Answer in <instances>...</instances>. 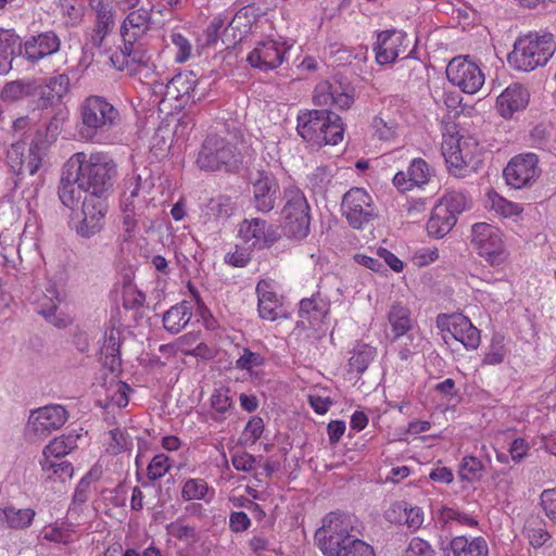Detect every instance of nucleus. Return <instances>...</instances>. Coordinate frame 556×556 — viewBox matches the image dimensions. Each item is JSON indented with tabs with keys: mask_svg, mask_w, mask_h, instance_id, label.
I'll return each mask as SVG.
<instances>
[{
	"mask_svg": "<svg viewBox=\"0 0 556 556\" xmlns=\"http://www.w3.org/2000/svg\"><path fill=\"white\" fill-rule=\"evenodd\" d=\"M357 519L331 511L315 532L316 544L325 556H376L374 548L356 538Z\"/></svg>",
	"mask_w": 556,
	"mask_h": 556,
	"instance_id": "nucleus-1",
	"label": "nucleus"
},
{
	"mask_svg": "<svg viewBox=\"0 0 556 556\" xmlns=\"http://www.w3.org/2000/svg\"><path fill=\"white\" fill-rule=\"evenodd\" d=\"M67 166L75 170L86 195L108 198L117 176V164L108 152L74 153L67 160Z\"/></svg>",
	"mask_w": 556,
	"mask_h": 556,
	"instance_id": "nucleus-2",
	"label": "nucleus"
},
{
	"mask_svg": "<svg viewBox=\"0 0 556 556\" xmlns=\"http://www.w3.org/2000/svg\"><path fill=\"white\" fill-rule=\"evenodd\" d=\"M80 136L86 141L101 143L100 136L121 124L119 111L104 97L89 96L79 106Z\"/></svg>",
	"mask_w": 556,
	"mask_h": 556,
	"instance_id": "nucleus-3",
	"label": "nucleus"
},
{
	"mask_svg": "<svg viewBox=\"0 0 556 556\" xmlns=\"http://www.w3.org/2000/svg\"><path fill=\"white\" fill-rule=\"evenodd\" d=\"M555 51L553 35L529 33L515 41L508 54V63L516 71L531 72L546 65Z\"/></svg>",
	"mask_w": 556,
	"mask_h": 556,
	"instance_id": "nucleus-4",
	"label": "nucleus"
},
{
	"mask_svg": "<svg viewBox=\"0 0 556 556\" xmlns=\"http://www.w3.org/2000/svg\"><path fill=\"white\" fill-rule=\"evenodd\" d=\"M298 132L314 146L337 144L343 139L340 116L328 110H314L298 116Z\"/></svg>",
	"mask_w": 556,
	"mask_h": 556,
	"instance_id": "nucleus-5",
	"label": "nucleus"
},
{
	"mask_svg": "<svg viewBox=\"0 0 556 556\" xmlns=\"http://www.w3.org/2000/svg\"><path fill=\"white\" fill-rule=\"evenodd\" d=\"M441 150L448 170L457 177H464L467 172L476 170L481 162L482 148L471 136L446 134L443 136Z\"/></svg>",
	"mask_w": 556,
	"mask_h": 556,
	"instance_id": "nucleus-6",
	"label": "nucleus"
},
{
	"mask_svg": "<svg viewBox=\"0 0 556 556\" xmlns=\"http://www.w3.org/2000/svg\"><path fill=\"white\" fill-rule=\"evenodd\" d=\"M201 170L238 172L241 155L236 146L218 135H208L203 141L195 161Z\"/></svg>",
	"mask_w": 556,
	"mask_h": 556,
	"instance_id": "nucleus-7",
	"label": "nucleus"
},
{
	"mask_svg": "<svg viewBox=\"0 0 556 556\" xmlns=\"http://www.w3.org/2000/svg\"><path fill=\"white\" fill-rule=\"evenodd\" d=\"M286 204L282 208V227L289 238L304 239L309 232V206L305 195L299 189L285 191Z\"/></svg>",
	"mask_w": 556,
	"mask_h": 556,
	"instance_id": "nucleus-8",
	"label": "nucleus"
},
{
	"mask_svg": "<svg viewBox=\"0 0 556 556\" xmlns=\"http://www.w3.org/2000/svg\"><path fill=\"white\" fill-rule=\"evenodd\" d=\"M471 244L484 261L493 266L503 265L508 256L501 230L488 223H477L471 229Z\"/></svg>",
	"mask_w": 556,
	"mask_h": 556,
	"instance_id": "nucleus-9",
	"label": "nucleus"
},
{
	"mask_svg": "<svg viewBox=\"0 0 556 556\" xmlns=\"http://www.w3.org/2000/svg\"><path fill=\"white\" fill-rule=\"evenodd\" d=\"M450 83L457 86L463 92L473 94L478 92L485 80L481 68L467 58H454L446 67Z\"/></svg>",
	"mask_w": 556,
	"mask_h": 556,
	"instance_id": "nucleus-10",
	"label": "nucleus"
},
{
	"mask_svg": "<svg viewBox=\"0 0 556 556\" xmlns=\"http://www.w3.org/2000/svg\"><path fill=\"white\" fill-rule=\"evenodd\" d=\"M541 169L534 153L514 156L503 170L506 184L515 189L530 187L539 178Z\"/></svg>",
	"mask_w": 556,
	"mask_h": 556,
	"instance_id": "nucleus-11",
	"label": "nucleus"
},
{
	"mask_svg": "<svg viewBox=\"0 0 556 556\" xmlns=\"http://www.w3.org/2000/svg\"><path fill=\"white\" fill-rule=\"evenodd\" d=\"M342 211L355 229H362L375 216L371 197L363 188H352L343 195Z\"/></svg>",
	"mask_w": 556,
	"mask_h": 556,
	"instance_id": "nucleus-12",
	"label": "nucleus"
},
{
	"mask_svg": "<svg viewBox=\"0 0 556 556\" xmlns=\"http://www.w3.org/2000/svg\"><path fill=\"white\" fill-rule=\"evenodd\" d=\"M239 237L255 250L269 249L280 238L276 226L260 217L244 218L238 228Z\"/></svg>",
	"mask_w": 556,
	"mask_h": 556,
	"instance_id": "nucleus-13",
	"label": "nucleus"
},
{
	"mask_svg": "<svg viewBox=\"0 0 556 556\" xmlns=\"http://www.w3.org/2000/svg\"><path fill=\"white\" fill-rule=\"evenodd\" d=\"M197 75L193 72H180L175 75L167 84L154 81L152 84L153 92L163 96L161 102L176 101L175 109H184L190 105L189 92L195 87Z\"/></svg>",
	"mask_w": 556,
	"mask_h": 556,
	"instance_id": "nucleus-14",
	"label": "nucleus"
},
{
	"mask_svg": "<svg viewBox=\"0 0 556 556\" xmlns=\"http://www.w3.org/2000/svg\"><path fill=\"white\" fill-rule=\"evenodd\" d=\"M106 199L105 197L85 195L81 207L83 219L76 226V231L80 237L90 238L101 231L109 208Z\"/></svg>",
	"mask_w": 556,
	"mask_h": 556,
	"instance_id": "nucleus-15",
	"label": "nucleus"
},
{
	"mask_svg": "<svg viewBox=\"0 0 556 556\" xmlns=\"http://www.w3.org/2000/svg\"><path fill=\"white\" fill-rule=\"evenodd\" d=\"M437 327L442 332L450 333L466 349L475 350L480 344V331L462 314H440L437 317Z\"/></svg>",
	"mask_w": 556,
	"mask_h": 556,
	"instance_id": "nucleus-16",
	"label": "nucleus"
},
{
	"mask_svg": "<svg viewBox=\"0 0 556 556\" xmlns=\"http://www.w3.org/2000/svg\"><path fill=\"white\" fill-rule=\"evenodd\" d=\"M67 417V412L62 405H47L31 412L28 429L37 438L43 439L52 431L60 429L66 422Z\"/></svg>",
	"mask_w": 556,
	"mask_h": 556,
	"instance_id": "nucleus-17",
	"label": "nucleus"
},
{
	"mask_svg": "<svg viewBox=\"0 0 556 556\" xmlns=\"http://www.w3.org/2000/svg\"><path fill=\"white\" fill-rule=\"evenodd\" d=\"M408 38L406 34L397 29L383 30L378 34L375 46L376 60L379 64H389L397 58L406 59Z\"/></svg>",
	"mask_w": 556,
	"mask_h": 556,
	"instance_id": "nucleus-18",
	"label": "nucleus"
},
{
	"mask_svg": "<svg viewBox=\"0 0 556 556\" xmlns=\"http://www.w3.org/2000/svg\"><path fill=\"white\" fill-rule=\"evenodd\" d=\"M291 46H287L286 42L276 40L260 42L249 53L248 62L263 72L273 71L282 64Z\"/></svg>",
	"mask_w": 556,
	"mask_h": 556,
	"instance_id": "nucleus-19",
	"label": "nucleus"
},
{
	"mask_svg": "<svg viewBox=\"0 0 556 556\" xmlns=\"http://www.w3.org/2000/svg\"><path fill=\"white\" fill-rule=\"evenodd\" d=\"M62 301V291L52 281L46 285L45 291L37 298V312L58 328H65L72 323L70 316L56 313Z\"/></svg>",
	"mask_w": 556,
	"mask_h": 556,
	"instance_id": "nucleus-20",
	"label": "nucleus"
},
{
	"mask_svg": "<svg viewBox=\"0 0 556 556\" xmlns=\"http://www.w3.org/2000/svg\"><path fill=\"white\" fill-rule=\"evenodd\" d=\"M152 184L141 175L132 174L124 179V189L121 194L122 212H141L147 203V194Z\"/></svg>",
	"mask_w": 556,
	"mask_h": 556,
	"instance_id": "nucleus-21",
	"label": "nucleus"
},
{
	"mask_svg": "<svg viewBox=\"0 0 556 556\" xmlns=\"http://www.w3.org/2000/svg\"><path fill=\"white\" fill-rule=\"evenodd\" d=\"M388 323L391 329V340L397 341L400 338H406L410 341H420L413 330L416 326V320L413 318L412 311L401 302H394L387 314Z\"/></svg>",
	"mask_w": 556,
	"mask_h": 556,
	"instance_id": "nucleus-22",
	"label": "nucleus"
},
{
	"mask_svg": "<svg viewBox=\"0 0 556 556\" xmlns=\"http://www.w3.org/2000/svg\"><path fill=\"white\" fill-rule=\"evenodd\" d=\"M60 48L61 39L53 30L30 36L23 45L24 56L33 64L53 55Z\"/></svg>",
	"mask_w": 556,
	"mask_h": 556,
	"instance_id": "nucleus-23",
	"label": "nucleus"
},
{
	"mask_svg": "<svg viewBox=\"0 0 556 556\" xmlns=\"http://www.w3.org/2000/svg\"><path fill=\"white\" fill-rule=\"evenodd\" d=\"M252 187L255 210L264 214L269 213L275 207L279 191L276 178L267 172H258Z\"/></svg>",
	"mask_w": 556,
	"mask_h": 556,
	"instance_id": "nucleus-24",
	"label": "nucleus"
},
{
	"mask_svg": "<svg viewBox=\"0 0 556 556\" xmlns=\"http://www.w3.org/2000/svg\"><path fill=\"white\" fill-rule=\"evenodd\" d=\"M313 101L315 105L348 110L354 102V97L340 84L321 81L314 90Z\"/></svg>",
	"mask_w": 556,
	"mask_h": 556,
	"instance_id": "nucleus-25",
	"label": "nucleus"
},
{
	"mask_svg": "<svg viewBox=\"0 0 556 556\" xmlns=\"http://www.w3.org/2000/svg\"><path fill=\"white\" fill-rule=\"evenodd\" d=\"M89 5L96 14L90 42L93 47L99 48L114 28L115 12L111 3L105 0H89Z\"/></svg>",
	"mask_w": 556,
	"mask_h": 556,
	"instance_id": "nucleus-26",
	"label": "nucleus"
},
{
	"mask_svg": "<svg viewBox=\"0 0 556 556\" xmlns=\"http://www.w3.org/2000/svg\"><path fill=\"white\" fill-rule=\"evenodd\" d=\"M530 94L520 84H511L496 99V110L505 119L522 111L529 103Z\"/></svg>",
	"mask_w": 556,
	"mask_h": 556,
	"instance_id": "nucleus-27",
	"label": "nucleus"
},
{
	"mask_svg": "<svg viewBox=\"0 0 556 556\" xmlns=\"http://www.w3.org/2000/svg\"><path fill=\"white\" fill-rule=\"evenodd\" d=\"M256 294L258 315L262 319L275 321L285 316L281 298L274 291L269 281H258Z\"/></svg>",
	"mask_w": 556,
	"mask_h": 556,
	"instance_id": "nucleus-28",
	"label": "nucleus"
},
{
	"mask_svg": "<svg viewBox=\"0 0 556 556\" xmlns=\"http://www.w3.org/2000/svg\"><path fill=\"white\" fill-rule=\"evenodd\" d=\"M36 517L33 508H17L14 505L0 507V530L28 529Z\"/></svg>",
	"mask_w": 556,
	"mask_h": 556,
	"instance_id": "nucleus-29",
	"label": "nucleus"
},
{
	"mask_svg": "<svg viewBox=\"0 0 556 556\" xmlns=\"http://www.w3.org/2000/svg\"><path fill=\"white\" fill-rule=\"evenodd\" d=\"M151 15L143 8L131 11L124 20L121 27L123 40H141L150 29Z\"/></svg>",
	"mask_w": 556,
	"mask_h": 556,
	"instance_id": "nucleus-30",
	"label": "nucleus"
},
{
	"mask_svg": "<svg viewBox=\"0 0 556 556\" xmlns=\"http://www.w3.org/2000/svg\"><path fill=\"white\" fill-rule=\"evenodd\" d=\"M84 189L79 187V180L76 179V173L67 166V162L64 165L62 176L59 185V199L67 207L73 208L76 206L81 198Z\"/></svg>",
	"mask_w": 556,
	"mask_h": 556,
	"instance_id": "nucleus-31",
	"label": "nucleus"
},
{
	"mask_svg": "<svg viewBox=\"0 0 556 556\" xmlns=\"http://www.w3.org/2000/svg\"><path fill=\"white\" fill-rule=\"evenodd\" d=\"M21 50L20 37L14 30L0 28V75L12 68L13 56Z\"/></svg>",
	"mask_w": 556,
	"mask_h": 556,
	"instance_id": "nucleus-32",
	"label": "nucleus"
},
{
	"mask_svg": "<svg viewBox=\"0 0 556 556\" xmlns=\"http://www.w3.org/2000/svg\"><path fill=\"white\" fill-rule=\"evenodd\" d=\"M192 317V307L189 302L182 301L163 315V326L170 333L180 332Z\"/></svg>",
	"mask_w": 556,
	"mask_h": 556,
	"instance_id": "nucleus-33",
	"label": "nucleus"
},
{
	"mask_svg": "<svg viewBox=\"0 0 556 556\" xmlns=\"http://www.w3.org/2000/svg\"><path fill=\"white\" fill-rule=\"evenodd\" d=\"M210 418L215 422H223L233 412L235 405L230 395V389L220 387L214 390L211 395Z\"/></svg>",
	"mask_w": 556,
	"mask_h": 556,
	"instance_id": "nucleus-34",
	"label": "nucleus"
},
{
	"mask_svg": "<svg viewBox=\"0 0 556 556\" xmlns=\"http://www.w3.org/2000/svg\"><path fill=\"white\" fill-rule=\"evenodd\" d=\"M456 220L457 218L450 211H446L445 206L437 203L428 220L427 231L432 237L442 238L452 230Z\"/></svg>",
	"mask_w": 556,
	"mask_h": 556,
	"instance_id": "nucleus-35",
	"label": "nucleus"
},
{
	"mask_svg": "<svg viewBox=\"0 0 556 556\" xmlns=\"http://www.w3.org/2000/svg\"><path fill=\"white\" fill-rule=\"evenodd\" d=\"M450 548L453 556H488L489 548L486 541L481 538L468 539L465 535H458L451 540Z\"/></svg>",
	"mask_w": 556,
	"mask_h": 556,
	"instance_id": "nucleus-36",
	"label": "nucleus"
},
{
	"mask_svg": "<svg viewBox=\"0 0 556 556\" xmlns=\"http://www.w3.org/2000/svg\"><path fill=\"white\" fill-rule=\"evenodd\" d=\"M256 15L252 7L240 9L225 28V34L231 33L233 41H241L252 30Z\"/></svg>",
	"mask_w": 556,
	"mask_h": 556,
	"instance_id": "nucleus-37",
	"label": "nucleus"
},
{
	"mask_svg": "<svg viewBox=\"0 0 556 556\" xmlns=\"http://www.w3.org/2000/svg\"><path fill=\"white\" fill-rule=\"evenodd\" d=\"M329 303L319 295L303 299L300 302L299 315L306 319L311 326L321 323L329 313Z\"/></svg>",
	"mask_w": 556,
	"mask_h": 556,
	"instance_id": "nucleus-38",
	"label": "nucleus"
},
{
	"mask_svg": "<svg viewBox=\"0 0 556 556\" xmlns=\"http://www.w3.org/2000/svg\"><path fill=\"white\" fill-rule=\"evenodd\" d=\"M215 496L214 488L202 478H189L181 486V498L185 502L203 501L211 503Z\"/></svg>",
	"mask_w": 556,
	"mask_h": 556,
	"instance_id": "nucleus-39",
	"label": "nucleus"
},
{
	"mask_svg": "<svg viewBox=\"0 0 556 556\" xmlns=\"http://www.w3.org/2000/svg\"><path fill=\"white\" fill-rule=\"evenodd\" d=\"M38 86L29 80H13L7 83L1 92L0 99L7 103H14L24 100L30 96H37Z\"/></svg>",
	"mask_w": 556,
	"mask_h": 556,
	"instance_id": "nucleus-40",
	"label": "nucleus"
},
{
	"mask_svg": "<svg viewBox=\"0 0 556 556\" xmlns=\"http://www.w3.org/2000/svg\"><path fill=\"white\" fill-rule=\"evenodd\" d=\"M70 88V78L66 74H60L49 78L46 86L37 89V94L43 100V104H52L55 100H61L67 93Z\"/></svg>",
	"mask_w": 556,
	"mask_h": 556,
	"instance_id": "nucleus-41",
	"label": "nucleus"
},
{
	"mask_svg": "<svg viewBox=\"0 0 556 556\" xmlns=\"http://www.w3.org/2000/svg\"><path fill=\"white\" fill-rule=\"evenodd\" d=\"M125 53L129 59L130 74L140 73L150 67V55L140 40H124Z\"/></svg>",
	"mask_w": 556,
	"mask_h": 556,
	"instance_id": "nucleus-42",
	"label": "nucleus"
},
{
	"mask_svg": "<svg viewBox=\"0 0 556 556\" xmlns=\"http://www.w3.org/2000/svg\"><path fill=\"white\" fill-rule=\"evenodd\" d=\"M78 434L68 433L52 440L43 450V457L50 458L53 456L56 459H62L71 451L76 447Z\"/></svg>",
	"mask_w": 556,
	"mask_h": 556,
	"instance_id": "nucleus-43",
	"label": "nucleus"
},
{
	"mask_svg": "<svg viewBox=\"0 0 556 556\" xmlns=\"http://www.w3.org/2000/svg\"><path fill=\"white\" fill-rule=\"evenodd\" d=\"M523 533L529 543L535 548L543 546L551 538L545 528L544 521L536 516H532L526 521Z\"/></svg>",
	"mask_w": 556,
	"mask_h": 556,
	"instance_id": "nucleus-44",
	"label": "nucleus"
},
{
	"mask_svg": "<svg viewBox=\"0 0 556 556\" xmlns=\"http://www.w3.org/2000/svg\"><path fill=\"white\" fill-rule=\"evenodd\" d=\"M40 465L42 470L48 473V479L60 480L62 482L71 479L74 472L72 464L62 459L53 460L43 457L40 460Z\"/></svg>",
	"mask_w": 556,
	"mask_h": 556,
	"instance_id": "nucleus-45",
	"label": "nucleus"
},
{
	"mask_svg": "<svg viewBox=\"0 0 556 556\" xmlns=\"http://www.w3.org/2000/svg\"><path fill=\"white\" fill-rule=\"evenodd\" d=\"M376 355V349L364 343H358L353 350V355L349 359L351 371L363 374Z\"/></svg>",
	"mask_w": 556,
	"mask_h": 556,
	"instance_id": "nucleus-46",
	"label": "nucleus"
},
{
	"mask_svg": "<svg viewBox=\"0 0 556 556\" xmlns=\"http://www.w3.org/2000/svg\"><path fill=\"white\" fill-rule=\"evenodd\" d=\"M372 134L381 141L393 140L397 135V123L391 117L383 115L375 116L371 122Z\"/></svg>",
	"mask_w": 556,
	"mask_h": 556,
	"instance_id": "nucleus-47",
	"label": "nucleus"
},
{
	"mask_svg": "<svg viewBox=\"0 0 556 556\" xmlns=\"http://www.w3.org/2000/svg\"><path fill=\"white\" fill-rule=\"evenodd\" d=\"M483 470L484 466L479 458L475 456H465L459 464L458 475L464 481L475 482L480 480Z\"/></svg>",
	"mask_w": 556,
	"mask_h": 556,
	"instance_id": "nucleus-48",
	"label": "nucleus"
},
{
	"mask_svg": "<svg viewBox=\"0 0 556 556\" xmlns=\"http://www.w3.org/2000/svg\"><path fill=\"white\" fill-rule=\"evenodd\" d=\"M106 452L111 455H118L130 450L132 442L125 430L114 428L108 432Z\"/></svg>",
	"mask_w": 556,
	"mask_h": 556,
	"instance_id": "nucleus-49",
	"label": "nucleus"
},
{
	"mask_svg": "<svg viewBox=\"0 0 556 556\" xmlns=\"http://www.w3.org/2000/svg\"><path fill=\"white\" fill-rule=\"evenodd\" d=\"M441 206H445L456 218L457 215L464 212L469 206L467 195L460 191H448L438 202Z\"/></svg>",
	"mask_w": 556,
	"mask_h": 556,
	"instance_id": "nucleus-50",
	"label": "nucleus"
},
{
	"mask_svg": "<svg viewBox=\"0 0 556 556\" xmlns=\"http://www.w3.org/2000/svg\"><path fill=\"white\" fill-rule=\"evenodd\" d=\"M490 208L503 217L517 216L522 212L520 204L510 202L497 193L489 194Z\"/></svg>",
	"mask_w": 556,
	"mask_h": 556,
	"instance_id": "nucleus-51",
	"label": "nucleus"
},
{
	"mask_svg": "<svg viewBox=\"0 0 556 556\" xmlns=\"http://www.w3.org/2000/svg\"><path fill=\"white\" fill-rule=\"evenodd\" d=\"M121 348V330L117 328H110L104 333V341L101 348L102 354L105 358L111 357L112 364H114L115 358L119 355Z\"/></svg>",
	"mask_w": 556,
	"mask_h": 556,
	"instance_id": "nucleus-52",
	"label": "nucleus"
},
{
	"mask_svg": "<svg viewBox=\"0 0 556 556\" xmlns=\"http://www.w3.org/2000/svg\"><path fill=\"white\" fill-rule=\"evenodd\" d=\"M407 170L410 181L414 182L415 187H419L428 182L430 169L426 161L422 159H414Z\"/></svg>",
	"mask_w": 556,
	"mask_h": 556,
	"instance_id": "nucleus-53",
	"label": "nucleus"
},
{
	"mask_svg": "<svg viewBox=\"0 0 556 556\" xmlns=\"http://www.w3.org/2000/svg\"><path fill=\"white\" fill-rule=\"evenodd\" d=\"M440 520L444 523L456 521L466 527H476L478 525L473 517L452 507H442L440 509Z\"/></svg>",
	"mask_w": 556,
	"mask_h": 556,
	"instance_id": "nucleus-54",
	"label": "nucleus"
},
{
	"mask_svg": "<svg viewBox=\"0 0 556 556\" xmlns=\"http://www.w3.org/2000/svg\"><path fill=\"white\" fill-rule=\"evenodd\" d=\"M172 467L169 458L165 454L155 455L147 468L148 478L155 481L165 476Z\"/></svg>",
	"mask_w": 556,
	"mask_h": 556,
	"instance_id": "nucleus-55",
	"label": "nucleus"
},
{
	"mask_svg": "<svg viewBox=\"0 0 556 556\" xmlns=\"http://www.w3.org/2000/svg\"><path fill=\"white\" fill-rule=\"evenodd\" d=\"M129 391L130 387L123 381H116L115 383H112L109 389L110 403L117 406L118 408L126 407L129 402Z\"/></svg>",
	"mask_w": 556,
	"mask_h": 556,
	"instance_id": "nucleus-56",
	"label": "nucleus"
},
{
	"mask_svg": "<svg viewBox=\"0 0 556 556\" xmlns=\"http://www.w3.org/2000/svg\"><path fill=\"white\" fill-rule=\"evenodd\" d=\"M170 533L179 541H184L188 544L195 543L200 540L195 527L184 525L180 521L170 525Z\"/></svg>",
	"mask_w": 556,
	"mask_h": 556,
	"instance_id": "nucleus-57",
	"label": "nucleus"
},
{
	"mask_svg": "<svg viewBox=\"0 0 556 556\" xmlns=\"http://www.w3.org/2000/svg\"><path fill=\"white\" fill-rule=\"evenodd\" d=\"M264 364V357L256 352L244 348L240 357L236 361V368L240 370L251 371L255 367Z\"/></svg>",
	"mask_w": 556,
	"mask_h": 556,
	"instance_id": "nucleus-58",
	"label": "nucleus"
},
{
	"mask_svg": "<svg viewBox=\"0 0 556 556\" xmlns=\"http://www.w3.org/2000/svg\"><path fill=\"white\" fill-rule=\"evenodd\" d=\"M403 556H435V552L429 542L415 536L409 541Z\"/></svg>",
	"mask_w": 556,
	"mask_h": 556,
	"instance_id": "nucleus-59",
	"label": "nucleus"
},
{
	"mask_svg": "<svg viewBox=\"0 0 556 556\" xmlns=\"http://www.w3.org/2000/svg\"><path fill=\"white\" fill-rule=\"evenodd\" d=\"M24 144L17 142L11 144L7 152V161L14 173L23 174L24 168Z\"/></svg>",
	"mask_w": 556,
	"mask_h": 556,
	"instance_id": "nucleus-60",
	"label": "nucleus"
},
{
	"mask_svg": "<svg viewBox=\"0 0 556 556\" xmlns=\"http://www.w3.org/2000/svg\"><path fill=\"white\" fill-rule=\"evenodd\" d=\"M170 40L177 49L176 61L179 63L186 62L190 58L192 51V46L189 40L179 33L172 34Z\"/></svg>",
	"mask_w": 556,
	"mask_h": 556,
	"instance_id": "nucleus-61",
	"label": "nucleus"
},
{
	"mask_svg": "<svg viewBox=\"0 0 556 556\" xmlns=\"http://www.w3.org/2000/svg\"><path fill=\"white\" fill-rule=\"evenodd\" d=\"M251 249L249 245H236L235 251L225 255V262L236 267H244L251 260Z\"/></svg>",
	"mask_w": 556,
	"mask_h": 556,
	"instance_id": "nucleus-62",
	"label": "nucleus"
},
{
	"mask_svg": "<svg viewBox=\"0 0 556 556\" xmlns=\"http://www.w3.org/2000/svg\"><path fill=\"white\" fill-rule=\"evenodd\" d=\"M210 208L219 217H229L235 211V205L229 197L220 195L211 200Z\"/></svg>",
	"mask_w": 556,
	"mask_h": 556,
	"instance_id": "nucleus-63",
	"label": "nucleus"
},
{
	"mask_svg": "<svg viewBox=\"0 0 556 556\" xmlns=\"http://www.w3.org/2000/svg\"><path fill=\"white\" fill-rule=\"evenodd\" d=\"M541 506L546 517L556 522V489H548L542 492Z\"/></svg>",
	"mask_w": 556,
	"mask_h": 556,
	"instance_id": "nucleus-64",
	"label": "nucleus"
}]
</instances>
